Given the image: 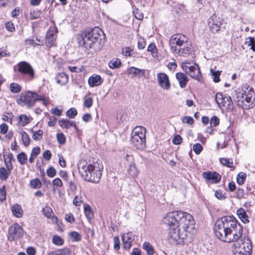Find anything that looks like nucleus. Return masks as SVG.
<instances>
[{
	"mask_svg": "<svg viewBox=\"0 0 255 255\" xmlns=\"http://www.w3.org/2000/svg\"><path fill=\"white\" fill-rule=\"evenodd\" d=\"M57 141L60 144H64L65 142L66 138L65 135L62 133H58L57 134Z\"/></svg>",
	"mask_w": 255,
	"mask_h": 255,
	"instance_id": "55",
	"label": "nucleus"
},
{
	"mask_svg": "<svg viewBox=\"0 0 255 255\" xmlns=\"http://www.w3.org/2000/svg\"><path fill=\"white\" fill-rule=\"evenodd\" d=\"M46 173L49 177L53 178L56 175V171L53 167L51 166L47 169Z\"/></svg>",
	"mask_w": 255,
	"mask_h": 255,
	"instance_id": "50",
	"label": "nucleus"
},
{
	"mask_svg": "<svg viewBox=\"0 0 255 255\" xmlns=\"http://www.w3.org/2000/svg\"><path fill=\"white\" fill-rule=\"evenodd\" d=\"M22 141L23 145L27 147L29 145L30 139L28 134L25 131H22L20 132Z\"/></svg>",
	"mask_w": 255,
	"mask_h": 255,
	"instance_id": "33",
	"label": "nucleus"
},
{
	"mask_svg": "<svg viewBox=\"0 0 255 255\" xmlns=\"http://www.w3.org/2000/svg\"><path fill=\"white\" fill-rule=\"evenodd\" d=\"M133 12L136 19L141 20L143 18V13L138 8H134Z\"/></svg>",
	"mask_w": 255,
	"mask_h": 255,
	"instance_id": "43",
	"label": "nucleus"
},
{
	"mask_svg": "<svg viewBox=\"0 0 255 255\" xmlns=\"http://www.w3.org/2000/svg\"><path fill=\"white\" fill-rule=\"evenodd\" d=\"M41 182L38 178L32 179L30 181V186L33 189L39 188L41 186Z\"/></svg>",
	"mask_w": 255,
	"mask_h": 255,
	"instance_id": "36",
	"label": "nucleus"
},
{
	"mask_svg": "<svg viewBox=\"0 0 255 255\" xmlns=\"http://www.w3.org/2000/svg\"><path fill=\"white\" fill-rule=\"evenodd\" d=\"M23 235V230L17 223L11 225L8 229L7 239L10 241L16 240L21 238Z\"/></svg>",
	"mask_w": 255,
	"mask_h": 255,
	"instance_id": "11",
	"label": "nucleus"
},
{
	"mask_svg": "<svg viewBox=\"0 0 255 255\" xmlns=\"http://www.w3.org/2000/svg\"><path fill=\"white\" fill-rule=\"evenodd\" d=\"M121 65V62L119 58H113L109 62V66L111 69H117L120 67Z\"/></svg>",
	"mask_w": 255,
	"mask_h": 255,
	"instance_id": "30",
	"label": "nucleus"
},
{
	"mask_svg": "<svg viewBox=\"0 0 255 255\" xmlns=\"http://www.w3.org/2000/svg\"><path fill=\"white\" fill-rule=\"evenodd\" d=\"M99 31V29L94 28L82 34L83 44L86 48H92L94 43L101 40L102 35Z\"/></svg>",
	"mask_w": 255,
	"mask_h": 255,
	"instance_id": "8",
	"label": "nucleus"
},
{
	"mask_svg": "<svg viewBox=\"0 0 255 255\" xmlns=\"http://www.w3.org/2000/svg\"><path fill=\"white\" fill-rule=\"evenodd\" d=\"M221 71H215L213 69H210V73L213 77V81L215 83L219 82L220 81V75H221Z\"/></svg>",
	"mask_w": 255,
	"mask_h": 255,
	"instance_id": "38",
	"label": "nucleus"
},
{
	"mask_svg": "<svg viewBox=\"0 0 255 255\" xmlns=\"http://www.w3.org/2000/svg\"><path fill=\"white\" fill-rule=\"evenodd\" d=\"M73 121L63 119L59 120V125L62 128L68 129L71 127Z\"/></svg>",
	"mask_w": 255,
	"mask_h": 255,
	"instance_id": "31",
	"label": "nucleus"
},
{
	"mask_svg": "<svg viewBox=\"0 0 255 255\" xmlns=\"http://www.w3.org/2000/svg\"><path fill=\"white\" fill-rule=\"evenodd\" d=\"M233 97L237 105L244 109H250L255 106L254 89L247 85L234 91Z\"/></svg>",
	"mask_w": 255,
	"mask_h": 255,
	"instance_id": "3",
	"label": "nucleus"
},
{
	"mask_svg": "<svg viewBox=\"0 0 255 255\" xmlns=\"http://www.w3.org/2000/svg\"><path fill=\"white\" fill-rule=\"evenodd\" d=\"M147 53L151 54L153 58L158 57V52L156 45L154 43H150L147 47Z\"/></svg>",
	"mask_w": 255,
	"mask_h": 255,
	"instance_id": "28",
	"label": "nucleus"
},
{
	"mask_svg": "<svg viewBox=\"0 0 255 255\" xmlns=\"http://www.w3.org/2000/svg\"><path fill=\"white\" fill-rule=\"evenodd\" d=\"M13 215L17 218H21L23 215L22 208H11Z\"/></svg>",
	"mask_w": 255,
	"mask_h": 255,
	"instance_id": "44",
	"label": "nucleus"
},
{
	"mask_svg": "<svg viewBox=\"0 0 255 255\" xmlns=\"http://www.w3.org/2000/svg\"><path fill=\"white\" fill-rule=\"evenodd\" d=\"M9 89L11 93L15 94L19 93L21 91V87L16 83H12L9 85Z\"/></svg>",
	"mask_w": 255,
	"mask_h": 255,
	"instance_id": "35",
	"label": "nucleus"
},
{
	"mask_svg": "<svg viewBox=\"0 0 255 255\" xmlns=\"http://www.w3.org/2000/svg\"><path fill=\"white\" fill-rule=\"evenodd\" d=\"M93 104V100L91 97H88L86 99L84 102V106L86 108H90Z\"/></svg>",
	"mask_w": 255,
	"mask_h": 255,
	"instance_id": "60",
	"label": "nucleus"
},
{
	"mask_svg": "<svg viewBox=\"0 0 255 255\" xmlns=\"http://www.w3.org/2000/svg\"><path fill=\"white\" fill-rule=\"evenodd\" d=\"M5 28L7 31L13 32L15 31V27L14 24L11 21H7L5 23Z\"/></svg>",
	"mask_w": 255,
	"mask_h": 255,
	"instance_id": "53",
	"label": "nucleus"
},
{
	"mask_svg": "<svg viewBox=\"0 0 255 255\" xmlns=\"http://www.w3.org/2000/svg\"><path fill=\"white\" fill-rule=\"evenodd\" d=\"M182 122L189 125H192L194 122V120L191 117L185 116L182 119Z\"/></svg>",
	"mask_w": 255,
	"mask_h": 255,
	"instance_id": "61",
	"label": "nucleus"
},
{
	"mask_svg": "<svg viewBox=\"0 0 255 255\" xmlns=\"http://www.w3.org/2000/svg\"><path fill=\"white\" fill-rule=\"evenodd\" d=\"M82 202V197L81 195L75 196L73 201V204L76 206H80Z\"/></svg>",
	"mask_w": 255,
	"mask_h": 255,
	"instance_id": "49",
	"label": "nucleus"
},
{
	"mask_svg": "<svg viewBox=\"0 0 255 255\" xmlns=\"http://www.w3.org/2000/svg\"><path fill=\"white\" fill-rule=\"evenodd\" d=\"M202 176L207 182H209L213 184L219 183L221 179L220 174L216 172H204L202 173Z\"/></svg>",
	"mask_w": 255,
	"mask_h": 255,
	"instance_id": "15",
	"label": "nucleus"
},
{
	"mask_svg": "<svg viewBox=\"0 0 255 255\" xmlns=\"http://www.w3.org/2000/svg\"><path fill=\"white\" fill-rule=\"evenodd\" d=\"M53 23L54 25L49 27L45 36L46 45L48 47H51L54 45L57 38L56 34L58 32V29L54 21Z\"/></svg>",
	"mask_w": 255,
	"mask_h": 255,
	"instance_id": "13",
	"label": "nucleus"
},
{
	"mask_svg": "<svg viewBox=\"0 0 255 255\" xmlns=\"http://www.w3.org/2000/svg\"><path fill=\"white\" fill-rule=\"evenodd\" d=\"M169 45L172 52L179 56L187 57L191 54V44L184 34L173 35L169 40Z\"/></svg>",
	"mask_w": 255,
	"mask_h": 255,
	"instance_id": "4",
	"label": "nucleus"
},
{
	"mask_svg": "<svg viewBox=\"0 0 255 255\" xmlns=\"http://www.w3.org/2000/svg\"><path fill=\"white\" fill-rule=\"evenodd\" d=\"M85 215L89 222L94 218L93 211L92 208H84Z\"/></svg>",
	"mask_w": 255,
	"mask_h": 255,
	"instance_id": "40",
	"label": "nucleus"
},
{
	"mask_svg": "<svg viewBox=\"0 0 255 255\" xmlns=\"http://www.w3.org/2000/svg\"><path fill=\"white\" fill-rule=\"evenodd\" d=\"M157 81L159 86L163 89L169 90L170 83L168 76L164 73H159L157 75Z\"/></svg>",
	"mask_w": 255,
	"mask_h": 255,
	"instance_id": "16",
	"label": "nucleus"
},
{
	"mask_svg": "<svg viewBox=\"0 0 255 255\" xmlns=\"http://www.w3.org/2000/svg\"><path fill=\"white\" fill-rule=\"evenodd\" d=\"M55 79L58 84L63 86L68 82V77L65 73L62 72L59 73L57 75Z\"/></svg>",
	"mask_w": 255,
	"mask_h": 255,
	"instance_id": "21",
	"label": "nucleus"
},
{
	"mask_svg": "<svg viewBox=\"0 0 255 255\" xmlns=\"http://www.w3.org/2000/svg\"><path fill=\"white\" fill-rule=\"evenodd\" d=\"M182 141V138L179 134L176 135L172 139V142L175 145L180 144Z\"/></svg>",
	"mask_w": 255,
	"mask_h": 255,
	"instance_id": "57",
	"label": "nucleus"
},
{
	"mask_svg": "<svg viewBox=\"0 0 255 255\" xmlns=\"http://www.w3.org/2000/svg\"><path fill=\"white\" fill-rule=\"evenodd\" d=\"M103 82L101 77L99 75L93 74L88 79V84L91 87L101 85Z\"/></svg>",
	"mask_w": 255,
	"mask_h": 255,
	"instance_id": "19",
	"label": "nucleus"
},
{
	"mask_svg": "<svg viewBox=\"0 0 255 255\" xmlns=\"http://www.w3.org/2000/svg\"><path fill=\"white\" fill-rule=\"evenodd\" d=\"M13 159V155L11 153H8L6 158H4V161L6 168L12 169L13 168L12 160Z\"/></svg>",
	"mask_w": 255,
	"mask_h": 255,
	"instance_id": "29",
	"label": "nucleus"
},
{
	"mask_svg": "<svg viewBox=\"0 0 255 255\" xmlns=\"http://www.w3.org/2000/svg\"><path fill=\"white\" fill-rule=\"evenodd\" d=\"M69 235L74 242H78L81 239V235L76 232H71Z\"/></svg>",
	"mask_w": 255,
	"mask_h": 255,
	"instance_id": "46",
	"label": "nucleus"
},
{
	"mask_svg": "<svg viewBox=\"0 0 255 255\" xmlns=\"http://www.w3.org/2000/svg\"><path fill=\"white\" fill-rule=\"evenodd\" d=\"M6 198V192L5 186H3L2 188L0 189V201H3Z\"/></svg>",
	"mask_w": 255,
	"mask_h": 255,
	"instance_id": "62",
	"label": "nucleus"
},
{
	"mask_svg": "<svg viewBox=\"0 0 255 255\" xmlns=\"http://www.w3.org/2000/svg\"><path fill=\"white\" fill-rule=\"evenodd\" d=\"M43 131L39 130L35 131L32 136V138L35 140H39L42 138Z\"/></svg>",
	"mask_w": 255,
	"mask_h": 255,
	"instance_id": "51",
	"label": "nucleus"
},
{
	"mask_svg": "<svg viewBox=\"0 0 255 255\" xmlns=\"http://www.w3.org/2000/svg\"><path fill=\"white\" fill-rule=\"evenodd\" d=\"M213 229L216 237L226 243L236 242L243 236V227L233 216H224L217 220Z\"/></svg>",
	"mask_w": 255,
	"mask_h": 255,
	"instance_id": "2",
	"label": "nucleus"
},
{
	"mask_svg": "<svg viewBox=\"0 0 255 255\" xmlns=\"http://www.w3.org/2000/svg\"><path fill=\"white\" fill-rule=\"evenodd\" d=\"M246 178V174L244 172H240L237 177V182L239 185H242Z\"/></svg>",
	"mask_w": 255,
	"mask_h": 255,
	"instance_id": "42",
	"label": "nucleus"
},
{
	"mask_svg": "<svg viewBox=\"0 0 255 255\" xmlns=\"http://www.w3.org/2000/svg\"><path fill=\"white\" fill-rule=\"evenodd\" d=\"M176 77L178 81L180 86L182 88L186 87L189 81L188 78L183 73H177Z\"/></svg>",
	"mask_w": 255,
	"mask_h": 255,
	"instance_id": "20",
	"label": "nucleus"
},
{
	"mask_svg": "<svg viewBox=\"0 0 255 255\" xmlns=\"http://www.w3.org/2000/svg\"><path fill=\"white\" fill-rule=\"evenodd\" d=\"M234 242L233 247L234 255H251L252 244L248 236H242L238 241Z\"/></svg>",
	"mask_w": 255,
	"mask_h": 255,
	"instance_id": "7",
	"label": "nucleus"
},
{
	"mask_svg": "<svg viewBox=\"0 0 255 255\" xmlns=\"http://www.w3.org/2000/svg\"><path fill=\"white\" fill-rule=\"evenodd\" d=\"M25 43L26 45H32L34 47L36 45H40V43H37L35 42V40L33 38L26 39L25 41Z\"/></svg>",
	"mask_w": 255,
	"mask_h": 255,
	"instance_id": "56",
	"label": "nucleus"
},
{
	"mask_svg": "<svg viewBox=\"0 0 255 255\" xmlns=\"http://www.w3.org/2000/svg\"><path fill=\"white\" fill-rule=\"evenodd\" d=\"M144 251L146 255H157L153 246L148 242H144Z\"/></svg>",
	"mask_w": 255,
	"mask_h": 255,
	"instance_id": "25",
	"label": "nucleus"
},
{
	"mask_svg": "<svg viewBox=\"0 0 255 255\" xmlns=\"http://www.w3.org/2000/svg\"><path fill=\"white\" fill-rule=\"evenodd\" d=\"M246 44L248 46H250V49L254 52H255V38L249 37L246 39Z\"/></svg>",
	"mask_w": 255,
	"mask_h": 255,
	"instance_id": "37",
	"label": "nucleus"
},
{
	"mask_svg": "<svg viewBox=\"0 0 255 255\" xmlns=\"http://www.w3.org/2000/svg\"><path fill=\"white\" fill-rule=\"evenodd\" d=\"M41 101L42 104L46 106L49 104V98L43 95H39L36 92L28 91L25 94H22L17 99V103L22 106H26L28 108L33 107L36 101Z\"/></svg>",
	"mask_w": 255,
	"mask_h": 255,
	"instance_id": "6",
	"label": "nucleus"
},
{
	"mask_svg": "<svg viewBox=\"0 0 255 255\" xmlns=\"http://www.w3.org/2000/svg\"><path fill=\"white\" fill-rule=\"evenodd\" d=\"M122 52L125 56H131L133 53V50L129 47H126L122 48Z\"/></svg>",
	"mask_w": 255,
	"mask_h": 255,
	"instance_id": "48",
	"label": "nucleus"
},
{
	"mask_svg": "<svg viewBox=\"0 0 255 255\" xmlns=\"http://www.w3.org/2000/svg\"><path fill=\"white\" fill-rule=\"evenodd\" d=\"M143 127L137 126L132 131L131 141L137 149H143V134L142 132Z\"/></svg>",
	"mask_w": 255,
	"mask_h": 255,
	"instance_id": "10",
	"label": "nucleus"
},
{
	"mask_svg": "<svg viewBox=\"0 0 255 255\" xmlns=\"http://www.w3.org/2000/svg\"><path fill=\"white\" fill-rule=\"evenodd\" d=\"M220 161L223 165H226L227 167H231L233 166V162L231 161L229 158H221Z\"/></svg>",
	"mask_w": 255,
	"mask_h": 255,
	"instance_id": "47",
	"label": "nucleus"
},
{
	"mask_svg": "<svg viewBox=\"0 0 255 255\" xmlns=\"http://www.w3.org/2000/svg\"><path fill=\"white\" fill-rule=\"evenodd\" d=\"M42 211L45 217L51 219L53 222H56L58 220L57 217L55 216L52 208H42Z\"/></svg>",
	"mask_w": 255,
	"mask_h": 255,
	"instance_id": "22",
	"label": "nucleus"
},
{
	"mask_svg": "<svg viewBox=\"0 0 255 255\" xmlns=\"http://www.w3.org/2000/svg\"><path fill=\"white\" fill-rule=\"evenodd\" d=\"M12 169H9L8 168H5L3 167L0 168V179L1 180L5 181L8 178L10 174L11 170Z\"/></svg>",
	"mask_w": 255,
	"mask_h": 255,
	"instance_id": "26",
	"label": "nucleus"
},
{
	"mask_svg": "<svg viewBox=\"0 0 255 255\" xmlns=\"http://www.w3.org/2000/svg\"><path fill=\"white\" fill-rule=\"evenodd\" d=\"M114 248L116 251H119L120 249V241L119 238L117 236L114 238Z\"/></svg>",
	"mask_w": 255,
	"mask_h": 255,
	"instance_id": "54",
	"label": "nucleus"
},
{
	"mask_svg": "<svg viewBox=\"0 0 255 255\" xmlns=\"http://www.w3.org/2000/svg\"><path fill=\"white\" fill-rule=\"evenodd\" d=\"M219 124V119L216 117H213L210 120V125L211 127H216Z\"/></svg>",
	"mask_w": 255,
	"mask_h": 255,
	"instance_id": "58",
	"label": "nucleus"
},
{
	"mask_svg": "<svg viewBox=\"0 0 255 255\" xmlns=\"http://www.w3.org/2000/svg\"><path fill=\"white\" fill-rule=\"evenodd\" d=\"M228 97L227 95H223L221 93H218L215 96V101L219 108L223 107L224 102H226V97Z\"/></svg>",
	"mask_w": 255,
	"mask_h": 255,
	"instance_id": "23",
	"label": "nucleus"
},
{
	"mask_svg": "<svg viewBox=\"0 0 255 255\" xmlns=\"http://www.w3.org/2000/svg\"><path fill=\"white\" fill-rule=\"evenodd\" d=\"M188 63L187 62H184L182 64L183 70L188 73L191 77L201 82L202 81V75L198 65L195 64L193 66H188L186 65Z\"/></svg>",
	"mask_w": 255,
	"mask_h": 255,
	"instance_id": "12",
	"label": "nucleus"
},
{
	"mask_svg": "<svg viewBox=\"0 0 255 255\" xmlns=\"http://www.w3.org/2000/svg\"><path fill=\"white\" fill-rule=\"evenodd\" d=\"M17 159L21 165L25 164L27 161V156L23 152H21L17 154Z\"/></svg>",
	"mask_w": 255,
	"mask_h": 255,
	"instance_id": "34",
	"label": "nucleus"
},
{
	"mask_svg": "<svg viewBox=\"0 0 255 255\" xmlns=\"http://www.w3.org/2000/svg\"><path fill=\"white\" fill-rule=\"evenodd\" d=\"M128 71V73L132 75V76L140 77L143 75V71L134 67L129 68Z\"/></svg>",
	"mask_w": 255,
	"mask_h": 255,
	"instance_id": "27",
	"label": "nucleus"
},
{
	"mask_svg": "<svg viewBox=\"0 0 255 255\" xmlns=\"http://www.w3.org/2000/svg\"><path fill=\"white\" fill-rule=\"evenodd\" d=\"M128 173L132 176H135L137 175V171L134 166L130 165L128 169Z\"/></svg>",
	"mask_w": 255,
	"mask_h": 255,
	"instance_id": "63",
	"label": "nucleus"
},
{
	"mask_svg": "<svg viewBox=\"0 0 255 255\" xmlns=\"http://www.w3.org/2000/svg\"><path fill=\"white\" fill-rule=\"evenodd\" d=\"M17 66L18 72L25 81H31L34 79L35 72L29 63L25 61H21Z\"/></svg>",
	"mask_w": 255,
	"mask_h": 255,
	"instance_id": "9",
	"label": "nucleus"
},
{
	"mask_svg": "<svg viewBox=\"0 0 255 255\" xmlns=\"http://www.w3.org/2000/svg\"><path fill=\"white\" fill-rule=\"evenodd\" d=\"M8 126L5 124H2L0 125V133L2 134H6L8 130Z\"/></svg>",
	"mask_w": 255,
	"mask_h": 255,
	"instance_id": "64",
	"label": "nucleus"
},
{
	"mask_svg": "<svg viewBox=\"0 0 255 255\" xmlns=\"http://www.w3.org/2000/svg\"><path fill=\"white\" fill-rule=\"evenodd\" d=\"M41 13L38 10H31L30 12V17L31 19H37L40 17Z\"/></svg>",
	"mask_w": 255,
	"mask_h": 255,
	"instance_id": "45",
	"label": "nucleus"
},
{
	"mask_svg": "<svg viewBox=\"0 0 255 255\" xmlns=\"http://www.w3.org/2000/svg\"><path fill=\"white\" fill-rule=\"evenodd\" d=\"M223 19L214 14L208 20V24L210 30L213 33L219 31L223 25Z\"/></svg>",
	"mask_w": 255,
	"mask_h": 255,
	"instance_id": "14",
	"label": "nucleus"
},
{
	"mask_svg": "<svg viewBox=\"0 0 255 255\" xmlns=\"http://www.w3.org/2000/svg\"><path fill=\"white\" fill-rule=\"evenodd\" d=\"M79 173L82 178L88 182L99 183L102 176L101 171L96 170L92 164H88L86 161H80L77 164Z\"/></svg>",
	"mask_w": 255,
	"mask_h": 255,
	"instance_id": "5",
	"label": "nucleus"
},
{
	"mask_svg": "<svg viewBox=\"0 0 255 255\" xmlns=\"http://www.w3.org/2000/svg\"><path fill=\"white\" fill-rule=\"evenodd\" d=\"M52 242L57 246H62L64 244V240L59 236L55 235L53 236Z\"/></svg>",
	"mask_w": 255,
	"mask_h": 255,
	"instance_id": "41",
	"label": "nucleus"
},
{
	"mask_svg": "<svg viewBox=\"0 0 255 255\" xmlns=\"http://www.w3.org/2000/svg\"><path fill=\"white\" fill-rule=\"evenodd\" d=\"M226 102H224L223 107L225 108L227 110L231 111L234 109L233 102L231 96H228L226 97Z\"/></svg>",
	"mask_w": 255,
	"mask_h": 255,
	"instance_id": "32",
	"label": "nucleus"
},
{
	"mask_svg": "<svg viewBox=\"0 0 255 255\" xmlns=\"http://www.w3.org/2000/svg\"><path fill=\"white\" fill-rule=\"evenodd\" d=\"M163 223L169 227V241L173 245H183L191 240L190 229L193 228L194 221L190 214L181 211L168 213Z\"/></svg>",
	"mask_w": 255,
	"mask_h": 255,
	"instance_id": "1",
	"label": "nucleus"
},
{
	"mask_svg": "<svg viewBox=\"0 0 255 255\" xmlns=\"http://www.w3.org/2000/svg\"><path fill=\"white\" fill-rule=\"evenodd\" d=\"M193 150L196 154H199L203 150V147L200 143H196L193 146Z\"/></svg>",
	"mask_w": 255,
	"mask_h": 255,
	"instance_id": "52",
	"label": "nucleus"
},
{
	"mask_svg": "<svg viewBox=\"0 0 255 255\" xmlns=\"http://www.w3.org/2000/svg\"><path fill=\"white\" fill-rule=\"evenodd\" d=\"M71 253L70 249L65 248L63 249L50 252L47 255H70Z\"/></svg>",
	"mask_w": 255,
	"mask_h": 255,
	"instance_id": "24",
	"label": "nucleus"
},
{
	"mask_svg": "<svg viewBox=\"0 0 255 255\" xmlns=\"http://www.w3.org/2000/svg\"><path fill=\"white\" fill-rule=\"evenodd\" d=\"M215 196L219 199H223L225 198V193H223L221 190L215 191Z\"/></svg>",
	"mask_w": 255,
	"mask_h": 255,
	"instance_id": "59",
	"label": "nucleus"
},
{
	"mask_svg": "<svg viewBox=\"0 0 255 255\" xmlns=\"http://www.w3.org/2000/svg\"><path fill=\"white\" fill-rule=\"evenodd\" d=\"M77 114V110L75 108H71L66 112V115L70 119H74Z\"/></svg>",
	"mask_w": 255,
	"mask_h": 255,
	"instance_id": "39",
	"label": "nucleus"
},
{
	"mask_svg": "<svg viewBox=\"0 0 255 255\" xmlns=\"http://www.w3.org/2000/svg\"><path fill=\"white\" fill-rule=\"evenodd\" d=\"M122 240L124 248L126 250H129L134 240V236L131 232H128L123 235Z\"/></svg>",
	"mask_w": 255,
	"mask_h": 255,
	"instance_id": "18",
	"label": "nucleus"
},
{
	"mask_svg": "<svg viewBox=\"0 0 255 255\" xmlns=\"http://www.w3.org/2000/svg\"><path fill=\"white\" fill-rule=\"evenodd\" d=\"M237 214L240 220L244 224H247L250 222L251 213L248 210H245L244 208H238Z\"/></svg>",
	"mask_w": 255,
	"mask_h": 255,
	"instance_id": "17",
	"label": "nucleus"
}]
</instances>
